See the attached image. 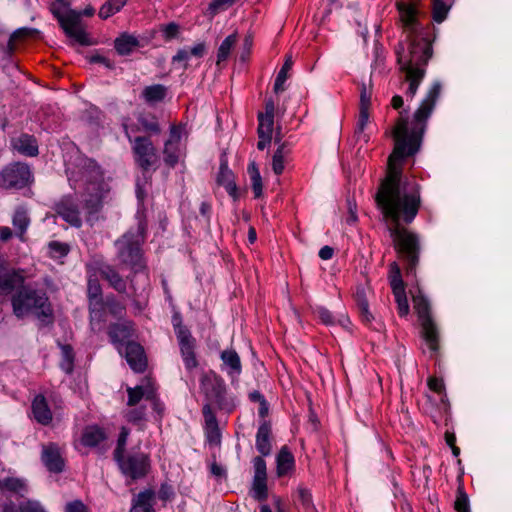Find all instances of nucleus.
<instances>
[{
	"label": "nucleus",
	"mask_w": 512,
	"mask_h": 512,
	"mask_svg": "<svg viewBox=\"0 0 512 512\" xmlns=\"http://www.w3.org/2000/svg\"><path fill=\"white\" fill-rule=\"evenodd\" d=\"M442 85L435 82L413 115V127L408 132V111L400 112L393 130L395 147L388 158L387 176L381 181L375 194L377 208L385 219L394 223L388 227L393 246L399 259L404 263L406 273L415 274L419 263L420 242L418 236L400 225L410 224L421 206L419 186L402 177L401 162L418 152L426 123L440 96Z\"/></svg>",
	"instance_id": "obj_1"
},
{
	"label": "nucleus",
	"mask_w": 512,
	"mask_h": 512,
	"mask_svg": "<svg viewBox=\"0 0 512 512\" xmlns=\"http://www.w3.org/2000/svg\"><path fill=\"white\" fill-rule=\"evenodd\" d=\"M400 20L407 32L409 40V55L404 56V45L399 43L396 47L397 62L400 71L405 73V80L409 82L406 95L414 97L418 87L425 76L426 66L433 56L432 26L424 27L416 19V10L412 5L402 1L396 2Z\"/></svg>",
	"instance_id": "obj_2"
},
{
	"label": "nucleus",
	"mask_w": 512,
	"mask_h": 512,
	"mask_svg": "<svg viewBox=\"0 0 512 512\" xmlns=\"http://www.w3.org/2000/svg\"><path fill=\"white\" fill-rule=\"evenodd\" d=\"M147 223L139 221L135 230H129L115 245L117 247V258L121 265L128 267L132 274L146 271L147 264L144 257L142 245L146 238Z\"/></svg>",
	"instance_id": "obj_3"
},
{
	"label": "nucleus",
	"mask_w": 512,
	"mask_h": 512,
	"mask_svg": "<svg viewBox=\"0 0 512 512\" xmlns=\"http://www.w3.org/2000/svg\"><path fill=\"white\" fill-rule=\"evenodd\" d=\"M11 304L14 315L19 319L30 313H34L42 320L52 317V309L46 293L30 285L22 284L12 295Z\"/></svg>",
	"instance_id": "obj_4"
},
{
	"label": "nucleus",
	"mask_w": 512,
	"mask_h": 512,
	"mask_svg": "<svg viewBox=\"0 0 512 512\" xmlns=\"http://www.w3.org/2000/svg\"><path fill=\"white\" fill-rule=\"evenodd\" d=\"M200 392L204 395L205 403L213 410V405L217 409L231 413L236 404L234 400L227 395V389L224 380L214 371L202 372L200 379Z\"/></svg>",
	"instance_id": "obj_5"
},
{
	"label": "nucleus",
	"mask_w": 512,
	"mask_h": 512,
	"mask_svg": "<svg viewBox=\"0 0 512 512\" xmlns=\"http://www.w3.org/2000/svg\"><path fill=\"white\" fill-rule=\"evenodd\" d=\"M50 12L58 20L67 37L74 39L82 46L93 44L88 34L80 27L81 16L92 17L94 15L95 9L92 6H87L82 12L70 9L63 14L55 3H51Z\"/></svg>",
	"instance_id": "obj_6"
},
{
	"label": "nucleus",
	"mask_w": 512,
	"mask_h": 512,
	"mask_svg": "<svg viewBox=\"0 0 512 512\" xmlns=\"http://www.w3.org/2000/svg\"><path fill=\"white\" fill-rule=\"evenodd\" d=\"M113 459L122 475L131 482L144 479L151 472L150 456L140 450L131 449Z\"/></svg>",
	"instance_id": "obj_7"
},
{
	"label": "nucleus",
	"mask_w": 512,
	"mask_h": 512,
	"mask_svg": "<svg viewBox=\"0 0 512 512\" xmlns=\"http://www.w3.org/2000/svg\"><path fill=\"white\" fill-rule=\"evenodd\" d=\"M415 312L421 325V336L425 340L430 350L434 353L439 351V331L435 321L431 316V306L428 299L418 291V294L412 297Z\"/></svg>",
	"instance_id": "obj_8"
},
{
	"label": "nucleus",
	"mask_w": 512,
	"mask_h": 512,
	"mask_svg": "<svg viewBox=\"0 0 512 512\" xmlns=\"http://www.w3.org/2000/svg\"><path fill=\"white\" fill-rule=\"evenodd\" d=\"M123 128L129 141L133 143L132 153L134 162L141 170L142 174L145 175L151 171H156L159 166L160 159L157 148L154 146L150 137L137 136L132 141L128 133V126L124 124Z\"/></svg>",
	"instance_id": "obj_9"
},
{
	"label": "nucleus",
	"mask_w": 512,
	"mask_h": 512,
	"mask_svg": "<svg viewBox=\"0 0 512 512\" xmlns=\"http://www.w3.org/2000/svg\"><path fill=\"white\" fill-rule=\"evenodd\" d=\"M34 182L31 167L21 161L5 165L0 170V188L4 190H21Z\"/></svg>",
	"instance_id": "obj_10"
},
{
	"label": "nucleus",
	"mask_w": 512,
	"mask_h": 512,
	"mask_svg": "<svg viewBox=\"0 0 512 512\" xmlns=\"http://www.w3.org/2000/svg\"><path fill=\"white\" fill-rule=\"evenodd\" d=\"M388 280L397 303L398 314L400 317H405L409 314L410 307L406 296L405 283L397 262H392L389 265Z\"/></svg>",
	"instance_id": "obj_11"
},
{
	"label": "nucleus",
	"mask_w": 512,
	"mask_h": 512,
	"mask_svg": "<svg viewBox=\"0 0 512 512\" xmlns=\"http://www.w3.org/2000/svg\"><path fill=\"white\" fill-rule=\"evenodd\" d=\"M97 272L99 276L105 280L109 287H111L113 290H115L119 294H126L127 293V285L129 283V286L131 289H134V277L135 274H130L126 278H124L117 268L111 264L108 263H101L97 267Z\"/></svg>",
	"instance_id": "obj_12"
},
{
	"label": "nucleus",
	"mask_w": 512,
	"mask_h": 512,
	"mask_svg": "<svg viewBox=\"0 0 512 512\" xmlns=\"http://www.w3.org/2000/svg\"><path fill=\"white\" fill-rule=\"evenodd\" d=\"M54 211L65 222L71 226L80 228L82 219L80 217V209L77 201L71 195L63 196L58 202L54 204Z\"/></svg>",
	"instance_id": "obj_13"
},
{
	"label": "nucleus",
	"mask_w": 512,
	"mask_h": 512,
	"mask_svg": "<svg viewBox=\"0 0 512 512\" xmlns=\"http://www.w3.org/2000/svg\"><path fill=\"white\" fill-rule=\"evenodd\" d=\"M25 282L21 270L8 268L0 264V296H7L16 292Z\"/></svg>",
	"instance_id": "obj_14"
},
{
	"label": "nucleus",
	"mask_w": 512,
	"mask_h": 512,
	"mask_svg": "<svg viewBox=\"0 0 512 512\" xmlns=\"http://www.w3.org/2000/svg\"><path fill=\"white\" fill-rule=\"evenodd\" d=\"M234 178V173L228 167L227 157L225 154H222L220 157L219 171L216 176V183L219 186H223L233 200L237 201L241 195Z\"/></svg>",
	"instance_id": "obj_15"
},
{
	"label": "nucleus",
	"mask_w": 512,
	"mask_h": 512,
	"mask_svg": "<svg viewBox=\"0 0 512 512\" xmlns=\"http://www.w3.org/2000/svg\"><path fill=\"white\" fill-rule=\"evenodd\" d=\"M134 332L135 324L131 320L111 323L107 330L110 342L116 346H122L125 342L127 343Z\"/></svg>",
	"instance_id": "obj_16"
},
{
	"label": "nucleus",
	"mask_w": 512,
	"mask_h": 512,
	"mask_svg": "<svg viewBox=\"0 0 512 512\" xmlns=\"http://www.w3.org/2000/svg\"><path fill=\"white\" fill-rule=\"evenodd\" d=\"M185 368L190 372L199 366L196 354V339L192 335L179 336L177 339Z\"/></svg>",
	"instance_id": "obj_17"
},
{
	"label": "nucleus",
	"mask_w": 512,
	"mask_h": 512,
	"mask_svg": "<svg viewBox=\"0 0 512 512\" xmlns=\"http://www.w3.org/2000/svg\"><path fill=\"white\" fill-rule=\"evenodd\" d=\"M125 358L133 371L142 373L146 370L147 358L143 347L139 343L134 341L126 343Z\"/></svg>",
	"instance_id": "obj_18"
},
{
	"label": "nucleus",
	"mask_w": 512,
	"mask_h": 512,
	"mask_svg": "<svg viewBox=\"0 0 512 512\" xmlns=\"http://www.w3.org/2000/svg\"><path fill=\"white\" fill-rule=\"evenodd\" d=\"M11 147L14 151L26 157H36L39 154V145L36 137L22 133L11 139Z\"/></svg>",
	"instance_id": "obj_19"
},
{
	"label": "nucleus",
	"mask_w": 512,
	"mask_h": 512,
	"mask_svg": "<svg viewBox=\"0 0 512 512\" xmlns=\"http://www.w3.org/2000/svg\"><path fill=\"white\" fill-rule=\"evenodd\" d=\"M202 413L205 421V435L207 442L210 445H220L221 432L214 411L210 409L208 405H203Z\"/></svg>",
	"instance_id": "obj_20"
},
{
	"label": "nucleus",
	"mask_w": 512,
	"mask_h": 512,
	"mask_svg": "<svg viewBox=\"0 0 512 512\" xmlns=\"http://www.w3.org/2000/svg\"><path fill=\"white\" fill-rule=\"evenodd\" d=\"M41 459L49 472L57 474L64 470V460L56 444L50 443L44 446Z\"/></svg>",
	"instance_id": "obj_21"
},
{
	"label": "nucleus",
	"mask_w": 512,
	"mask_h": 512,
	"mask_svg": "<svg viewBox=\"0 0 512 512\" xmlns=\"http://www.w3.org/2000/svg\"><path fill=\"white\" fill-rule=\"evenodd\" d=\"M156 493L153 489H145L135 495L129 512H156L154 509Z\"/></svg>",
	"instance_id": "obj_22"
},
{
	"label": "nucleus",
	"mask_w": 512,
	"mask_h": 512,
	"mask_svg": "<svg viewBox=\"0 0 512 512\" xmlns=\"http://www.w3.org/2000/svg\"><path fill=\"white\" fill-rule=\"evenodd\" d=\"M105 303L95 302L88 304L89 324L93 332H100L107 321Z\"/></svg>",
	"instance_id": "obj_23"
},
{
	"label": "nucleus",
	"mask_w": 512,
	"mask_h": 512,
	"mask_svg": "<svg viewBox=\"0 0 512 512\" xmlns=\"http://www.w3.org/2000/svg\"><path fill=\"white\" fill-rule=\"evenodd\" d=\"M271 434V424L264 420L256 434V449L262 456H269L272 452Z\"/></svg>",
	"instance_id": "obj_24"
},
{
	"label": "nucleus",
	"mask_w": 512,
	"mask_h": 512,
	"mask_svg": "<svg viewBox=\"0 0 512 512\" xmlns=\"http://www.w3.org/2000/svg\"><path fill=\"white\" fill-rule=\"evenodd\" d=\"M35 420L42 425H49L52 421V412L49 408L46 398L43 395H37L31 405Z\"/></svg>",
	"instance_id": "obj_25"
},
{
	"label": "nucleus",
	"mask_w": 512,
	"mask_h": 512,
	"mask_svg": "<svg viewBox=\"0 0 512 512\" xmlns=\"http://www.w3.org/2000/svg\"><path fill=\"white\" fill-rule=\"evenodd\" d=\"M78 167L88 182H96L103 178L102 168L92 158L81 157L78 162Z\"/></svg>",
	"instance_id": "obj_26"
},
{
	"label": "nucleus",
	"mask_w": 512,
	"mask_h": 512,
	"mask_svg": "<svg viewBox=\"0 0 512 512\" xmlns=\"http://www.w3.org/2000/svg\"><path fill=\"white\" fill-rule=\"evenodd\" d=\"M140 46L139 40L128 32L121 33L114 40V48L118 55L128 56Z\"/></svg>",
	"instance_id": "obj_27"
},
{
	"label": "nucleus",
	"mask_w": 512,
	"mask_h": 512,
	"mask_svg": "<svg viewBox=\"0 0 512 512\" xmlns=\"http://www.w3.org/2000/svg\"><path fill=\"white\" fill-rule=\"evenodd\" d=\"M163 162L169 169H174L176 165L184 158L185 154L178 143L165 141L163 147Z\"/></svg>",
	"instance_id": "obj_28"
},
{
	"label": "nucleus",
	"mask_w": 512,
	"mask_h": 512,
	"mask_svg": "<svg viewBox=\"0 0 512 512\" xmlns=\"http://www.w3.org/2000/svg\"><path fill=\"white\" fill-rule=\"evenodd\" d=\"M276 473L278 477L288 475L295 465L294 456L287 446H283L276 457Z\"/></svg>",
	"instance_id": "obj_29"
},
{
	"label": "nucleus",
	"mask_w": 512,
	"mask_h": 512,
	"mask_svg": "<svg viewBox=\"0 0 512 512\" xmlns=\"http://www.w3.org/2000/svg\"><path fill=\"white\" fill-rule=\"evenodd\" d=\"M137 121L141 126V129L149 135H159L161 133V127L157 117L152 113H141L137 117ZM132 131H140V128H132Z\"/></svg>",
	"instance_id": "obj_30"
},
{
	"label": "nucleus",
	"mask_w": 512,
	"mask_h": 512,
	"mask_svg": "<svg viewBox=\"0 0 512 512\" xmlns=\"http://www.w3.org/2000/svg\"><path fill=\"white\" fill-rule=\"evenodd\" d=\"M220 358L223 361V363L229 368L228 374L230 376H239L241 374V360L238 353L234 349H227L222 351Z\"/></svg>",
	"instance_id": "obj_31"
},
{
	"label": "nucleus",
	"mask_w": 512,
	"mask_h": 512,
	"mask_svg": "<svg viewBox=\"0 0 512 512\" xmlns=\"http://www.w3.org/2000/svg\"><path fill=\"white\" fill-rule=\"evenodd\" d=\"M106 439L104 430L98 426H88L84 429L81 442L86 447H95Z\"/></svg>",
	"instance_id": "obj_32"
},
{
	"label": "nucleus",
	"mask_w": 512,
	"mask_h": 512,
	"mask_svg": "<svg viewBox=\"0 0 512 512\" xmlns=\"http://www.w3.org/2000/svg\"><path fill=\"white\" fill-rule=\"evenodd\" d=\"M168 89L162 84L146 86L142 91V98L148 104L161 102L167 96Z\"/></svg>",
	"instance_id": "obj_33"
},
{
	"label": "nucleus",
	"mask_w": 512,
	"mask_h": 512,
	"mask_svg": "<svg viewBox=\"0 0 512 512\" xmlns=\"http://www.w3.org/2000/svg\"><path fill=\"white\" fill-rule=\"evenodd\" d=\"M61 349L60 367L66 374H72L74 370L75 353L70 344L59 343Z\"/></svg>",
	"instance_id": "obj_34"
},
{
	"label": "nucleus",
	"mask_w": 512,
	"mask_h": 512,
	"mask_svg": "<svg viewBox=\"0 0 512 512\" xmlns=\"http://www.w3.org/2000/svg\"><path fill=\"white\" fill-rule=\"evenodd\" d=\"M87 299L88 304L104 301L102 286L96 276H89L88 278Z\"/></svg>",
	"instance_id": "obj_35"
},
{
	"label": "nucleus",
	"mask_w": 512,
	"mask_h": 512,
	"mask_svg": "<svg viewBox=\"0 0 512 512\" xmlns=\"http://www.w3.org/2000/svg\"><path fill=\"white\" fill-rule=\"evenodd\" d=\"M455 0H433L432 18L435 22H443Z\"/></svg>",
	"instance_id": "obj_36"
},
{
	"label": "nucleus",
	"mask_w": 512,
	"mask_h": 512,
	"mask_svg": "<svg viewBox=\"0 0 512 512\" xmlns=\"http://www.w3.org/2000/svg\"><path fill=\"white\" fill-rule=\"evenodd\" d=\"M247 172L251 179V186L254 193V197L260 198L263 194V184L257 164L255 162H251L248 165Z\"/></svg>",
	"instance_id": "obj_37"
},
{
	"label": "nucleus",
	"mask_w": 512,
	"mask_h": 512,
	"mask_svg": "<svg viewBox=\"0 0 512 512\" xmlns=\"http://www.w3.org/2000/svg\"><path fill=\"white\" fill-rule=\"evenodd\" d=\"M128 0H108L99 10L98 16L106 20L114 14L118 13L127 3Z\"/></svg>",
	"instance_id": "obj_38"
},
{
	"label": "nucleus",
	"mask_w": 512,
	"mask_h": 512,
	"mask_svg": "<svg viewBox=\"0 0 512 512\" xmlns=\"http://www.w3.org/2000/svg\"><path fill=\"white\" fill-rule=\"evenodd\" d=\"M293 61L291 55H287L283 66L277 74L274 83V92L279 93L285 90L284 83L288 78V71L292 68Z\"/></svg>",
	"instance_id": "obj_39"
},
{
	"label": "nucleus",
	"mask_w": 512,
	"mask_h": 512,
	"mask_svg": "<svg viewBox=\"0 0 512 512\" xmlns=\"http://www.w3.org/2000/svg\"><path fill=\"white\" fill-rule=\"evenodd\" d=\"M127 394H128V406H136L142 398L152 399L154 398V392L149 391L146 392L143 386H136L134 388L128 387L127 388Z\"/></svg>",
	"instance_id": "obj_40"
},
{
	"label": "nucleus",
	"mask_w": 512,
	"mask_h": 512,
	"mask_svg": "<svg viewBox=\"0 0 512 512\" xmlns=\"http://www.w3.org/2000/svg\"><path fill=\"white\" fill-rule=\"evenodd\" d=\"M252 497L260 502L268 498L267 478L253 477Z\"/></svg>",
	"instance_id": "obj_41"
},
{
	"label": "nucleus",
	"mask_w": 512,
	"mask_h": 512,
	"mask_svg": "<svg viewBox=\"0 0 512 512\" xmlns=\"http://www.w3.org/2000/svg\"><path fill=\"white\" fill-rule=\"evenodd\" d=\"M105 307L114 317H122L126 312V307L114 294H109L104 299Z\"/></svg>",
	"instance_id": "obj_42"
},
{
	"label": "nucleus",
	"mask_w": 512,
	"mask_h": 512,
	"mask_svg": "<svg viewBox=\"0 0 512 512\" xmlns=\"http://www.w3.org/2000/svg\"><path fill=\"white\" fill-rule=\"evenodd\" d=\"M29 222L30 220L26 210L22 207L16 209L13 216V225L18 230V236L20 238H22L23 234L26 232Z\"/></svg>",
	"instance_id": "obj_43"
},
{
	"label": "nucleus",
	"mask_w": 512,
	"mask_h": 512,
	"mask_svg": "<svg viewBox=\"0 0 512 512\" xmlns=\"http://www.w3.org/2000/svg\"><path fill=\"white\" fill-rule=\"evenodd\" d=\"M236 42H237V35L235 33L227 36L223 40V42L221 43V45L218 48L217 64H219L221 61H225L228 58L230 51H231L232 47L236 44Z\"/></svg>",
	"instance_id": "obj_44"
},
{
	"label": "nucleus",
	"mask_w": 512,
	"mask_h": 512,
	"mask_svg": "<svg viewBox=\"0 0 512 512\" xmlns=\"http://www.w3.org/2000/svg\"><path fill=\"white\" fill-rule=\"evenodd\" d=\"M368 120H369V108H359V116H358V121H357V125H356V128H355V137H357V139H363L364 142H368V138L367 136L364 134V129L368 123Z\"/></svg>",
	"instance_id": "obj_45"
},
{
	"label": "nucleus",
	"mask_w": 512,
	"mask_h": 512,
	"mask_svg": "<svg viewBox=\"0 0 512 512\" xmlns=\"http://www.w3.org/2000/svg\"><path fill=\"white\" fill-rule=\"evenodd\" d=\"M103 203L102 198L98 194H91L84 200V208L87 211V220H90V216L98 213L102 209Z\"/></svg>",
	"instance_id": "obj_46"
},
{
	"label": "nucleus",
	"mask_w": 512,
	"mask_h": 512,
	"mask_svg": "<svg viewBox=\"0 0 512 512\" xmlns=\"http://www.w3.org/2000/svg\"><path fill=\"white\" fill-rule=\"evenodd\" d=\"M297 492L299 501L305 512H317L315 505L313 503L311 492L304 487H299L297 489Z\"/></svg>",
	"instance_id": "obj_47"
},
{
	"label": "nucleus",
	"mask_w": 512,
	"mask_h": 512,
	"mask_svg": "<svg viewBox=\"0 0 512 512\" xmlns=\"http://www.w3.org/2000/svg\"><path fill=\"white\" fill-rule=\"evenodd\" d=\"M258 137H262L265 133L268 135H272L273 125H274V117L265 116L262 112L258 114Z\"/></svg>",
	"instance_id": "obj_48"
},
{
	"label": "nucleus",
	"mask_w": 512,
	"mask_h": 512,
	"mask_svg": "<svg viewBox=\"0 0 512 512\" xmlns=\"http://www.w3.org/2000/svg\"><path fill=\"white\" fill-rule=\"evenodd\" d=\"M454 508L457 512H470L468 495L464 491L463 486L457 489V496L454 503Z\"/></svg>",
	"instance_id": "obj_49"
},
{
	"label": "nucleus",
	"mask_w": 512,
	"mask_h": 512,
	"mask_svg": "<svg viewBox=\"0 0 512 512\" xmlns=\"http://www.w3.org/2000/svg\"><path fill=\"white\" fill-rule=\"evenodd\" d=\"M236 1L237 0H213L207 8V13L213 18L220 11L233 6Z\"/></svg>",
	"instance_id": "obj_50"
},
{
	"label": "nucleus",
	"mask_w": 512,
	"mask_h": 512,
	"mask_svg": "<svg viewBox=\"0 0 512 512\" xmlns=\"http://www.w3.org/2000/svg\"><path fill=\"white\" fill-rule=\"evenodd\" d=\"M39 34H40V32L34 28L23 27V28L17 29L10 36L9 46H12L13 43L19 39L34 38V37L38 36Z\"/></svg>",
	"instance_id": "obj_51"
},
{
	"label": "nucleus",
	"mask_w": 512,
	"mask_h": 512,
	"mask_svg": "<svg viewBox=\"0 0 512 512\" xmlns=\"http://www.w3.org/2000/svg\"><path fill=\"white\" fill-rule=\"evenodd\" d=\"M160 31L162 32L165 41H171L180 34V26L176 22H169L167 24L160 25Z\"/></svg>",
	"instance_id": "obj_52"
},
{
	"label": "nucleus",
	"mask_w": 512,
	"mask_h": 512,
	"mask_svg": "<svg viewBox=\"0 0 512 512\" xmlns=\"http://www.w3.org/2000/svg\"><path fill=\"white\" fill-rule=\"evenodd\" d=\"M48 248L52 257L56 258L65 257L70 251V246L67 243H62L59 241H51L48 244Z\"/></svg>",
	"instance_id": "obj_53"
},
{
	"label": "nucleus",
	"mask_w": 512,
	"mask_h": 512,
	"mask_svg": "<svg viewBox=\"0 0 512 512\" xmlns=\"http://www.w3.org/2000/svg\"><path fill=\"white\" fill-rule=\"evenodd\" d=\"M145 407H137L129 410L125 417L129 423L140 425L145 420Z\"/></svg>",
	"instance_id": "obj_54"
},
{
	"label": "nucleus",
	"mask_w": 512,
	"mask_h": 512,
	"mask_svg": "<svg viewBox=\"0 0 512 512\" xmlns=\"http://www.w3.org/2000/svg\"><path fill=\"white\" fill-rule=\"evenodd\" d=\"M0 486L11 492H19L25 485L22 480L14 477H7L0 481Z\"/></svg>",
	"instance_id": "obj_55"
},
{
	"label": "nucleus",
	"mask_w": 512,
	"mask_h": 512,
	"mask_svg": "<svg viewBox=\"0 0 512 512\" xmlns=\"http://www.w3.org/2000/svg\"><path fill=\"white\" fill-rule=\"evenodd\" d=\"M172 323H173V327H174L177 339H179V336H183L186 334H187V336L192 335L191 331L188 329V327L183 325L182 317L178 312L173 314Z\"/></svg>",
	"instance_id": "obj_56"
},
{
	"label": "nucleus",
	"mask_w": 512,
	"mask_h": 512,
	"mask_svg": "<svg viewBox=\"0 0 512 512\" xmlns=\"http://www.w3.org/2000/svg\"><path fill=\"white\" fill-rule=\"evenodd\" d=\"M129 431L123 427L118 436L117 445L113 451V457L119 456L126 451V443L128 438Z\"/></svg>",
	"instance_id": "obj_57"
},
{
	"label": "nucleus",
	"mask_w": 512,
	"mask_h": 512,
	"mask_svg": "<svg viewBox=\"0 0 512 512\" xmlns=\"http://www.w3.org/2000/svg\"><path fill=\"white\" fill-rule=\"evenodd\" d=\"M263 457L264 456L261 455L253 459L254 477L267 478L266 462Z\"/></svg>",
	"instance_id": "obj_58"
},
{
	"label": "nucleus",
	"mask_w": 512,
	"mask_h": 512,
	"mask_svg": "<svg viewBox=\"0 0 512 512\" xmlns=\"http://www.w3.org/2000/svg\"><path fill=\"white\" fill-rule=\"evenodd\" d=\"M189 52L186 49H179L177 53L172 57V63H183L182 67L184 70L188 68Z\"/></svg>",
	"instance_id": "obj_59"
},
{
	"label": "nucleus",
	"mask_w": 512,
	"mask_h": 512,
	"mask_svg": "<svg viewBox=\"0 0 512 512\" xmlns=\"http://www.w3.org/2000/svg\"><path fill=\"white\" fill-rule=\"evenodd\" d=\"M347 207L349 216L346 218L347 224L351 225L357 222V205L354 200L347 199Z\"/></svg>",
	"instance_id": "obj_60"
},
{
	"label": "nucleus",
	"mask_w": 512,
	"mask_h": 512,
	"mask_svg": "<svg viewBox=\"0 0 512 512\" xmlns=\"http://www.w3.org/2000/svg\"><path fill=\"white\" fill-rule=\"evenodd\" d=\"M315 312L318 315L319 319L322 321V323H324L326 325H332L334 323L333 315L327 308L318 307L315 310Z\"/></svg>",
	"instance_id": "obj_61"
},
{
	"label": "nucleus",
	"mask_w": 512,
	"mask_h": 512,
	"mask_svg": "<svg viewBox=\"0 0 512 512\" xmlns=\"http://www.w3.org/2000/svg\"><path fill=\"white\" fill-rule=\"evenodd\" d=\"M174 496L173 488L167 483H162L158 491V497L162 501H169Z\"/></svg>",
	"instance_id": "obj_62"
},
{
	"label": "nucleus",
	"mask_w": 512,
	"mask_h": 512,
	"mask_svg": "<svg viewBox=\"0 0 512 512\" xmlns=\"http://www.w3.org/2000/svg\"><path fill=\"white\" fill-rule=\"evenodd\" d=\"M20 512H46L39 503L27 501L19 505Z\"/></svg>",
	"instance_id": "obj_63"
},
{
	"label": "nucleus",
	"mask_w": 512,
	"mask_h": 512,
	"mask_svg": "<svg viewBox=\"0 0 512 512\" xmlns=\"http://www.w3.org/2000/svg\"><path fill=\"white\" fill-rule=\"evenodd\" d=\"M65 512H87L86 506L80 500L67 503Z\"/></svg>",
	"instance_id": "obj_64"
}]
</instances>
